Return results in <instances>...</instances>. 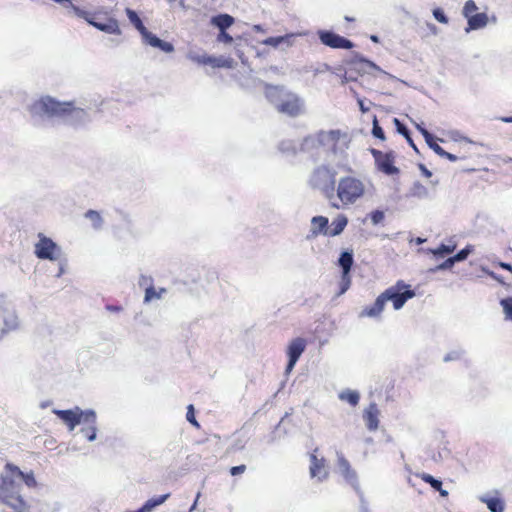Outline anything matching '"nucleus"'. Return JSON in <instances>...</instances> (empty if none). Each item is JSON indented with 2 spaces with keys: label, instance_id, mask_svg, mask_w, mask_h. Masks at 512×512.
<instances>
[{
  "label": "nucleus",
  "instance_id": "f257e3e1",
  "mask_svg": "<svg viewBox=\"0 0 512 512\" xmlns=\"http://www.w3.org/2000/svg\"><path fill=\"white\" fill-rule=\"evenodd\" d=\"M64 101L50 95H43L28 106L30 121L35 127H46L54 119H60L64 111Z\"/></svg>",
  "mask_w": 512,
  "mask_h": 512
},
{
  "label": "nucleus",
  "instance_id": "f03ea898",
  "mask_svg": "<svg viewBox=\"0 0 512 512\" xmlns=\"http://www.w3.org/2000/svg\"><path fill=\"white\" fill-rule=\"evenodd\" d=\"M325 133H332V139L325 144H320V148L325 151V161L329 164H333L336 168L351 171V167L348 161V148L350 139L346 133H342L340 130H329Z\"/></svg>",
  "mask_w": 512,
  "mask_h": 512
},
{
  "label": "nucleus",
  "instance_id": "7ed1b4c3",
  "mask_svg": "<svg viewBox=\"0 0 512 512\" xmlns=\"http://www.w3.org/2000/svg\"><path fill=\"white\" fill-rule=\"evenodd\" d=\"M61 5L69 14L73 13L78 18L84 19L89 25L97 30L112 34L121 35L122 31L119 27L118 20L113 17H106V14L88 12L73 4L72 0H52Z\"/></svg>",
  "mask_w": 512,
  "mask_h": 512
},
{
  "label": "nucleus",
  "instance_id": "20e7f679",
  "mask_svg": "<svg viewBox=\"0 0 512 512\" xmlns=\"http://www.w3.org/2000/svg\"><path fill=\"white\" fill-rule=\"evenodd\" d=\"M335 166L333 164H322L316 167L309 179L310 186L319 190L322 195L331 200L335 196V184H336V175L337 171L335 170Z\"/></svg>",
  "mask_w": 512,
  "mask_h": 512
},
{
  "label": "nucleus",
  "instance_id": "39448f33",
  "mask_svg": "<svg viewBox=\"0 0 512 512\" xmlns=\"http://www.w3.org/2000/svg\"><path fill=\"white\" fill-rule=\"evenodd\" d=\"M335 191L342 203L353 204L363 196L364 184L355 177L346 176L339 180Z\"/></svg>",
  "mask_w": 512,
  "mask_h": 512
},
{
  "label": "nucleus",
  "instance_id": "423d86ee",
  "mask_svg": "<svg viewBox=\"0 0 512 512\" xmlns=\"http://www.w3.org/2000/svg\"><path fill=\"white\" fill-rule=\"evenodd\" d=\"M64 113L60 116L63 124L74 129H80L87 126L92 118L87 110L74 106V101H64Z\"/></svg>",
  "mask_w": 512,
  "mask_h": 512
},
{
  "label": "nucleus",
  "instance_id": "0eeeda50",
  "mask_svg": "<svg viewBox=\"0 0 512 512\" xmlns=\"http://www.w3.org/2000/svg\"><path fill=\"white\" fill-rule=\"evenodd\" d=\"M383 295L386 301H391L395 310H400L405 303L415 297V291L411 285L405 283L403 280H398L395 285L387 288Z\"/></svg>",
  "mask_w": 512,
  "mask_h": 512
},
{
  "label": "nucleus",
  "instance_id": "6e6552de",
  "mask_svg": "<svg viewBox=\"0 0 512 512\" xmlns=\"http://www.w3.org/2000/svg\"><path fill=\"white\" fill-rule=\"evenodd\" d=\"M34 253L38 259L58 261L62 256V249L51 238L40 233L39 240L35 244Z\"/></svg>",
  "mask_w": 512,
  "mask_h": 512
},
{
  "label": "nucleus",
  "instance_id": "1a4fd4ad",
  "mask_svg": "<svg viewBox=\"0 0 512 512\" xmlns=\"http://www.w3.org/2000/svg\"><path fill=\"white\" fill-rule=\"evenodd\" d=\"M316 34L320 43L331 49L351 50L356 46L353 41L331 29H319Z\"/></svg>",
  "mask_w": 512,
  "mask_h": 512
},
{
  "label": "nucleus",
  "instance_id": "9d476101",
  "mask_svg": "<svg viewBox=\"0 0 512 512\" xmlns=\"http://www.w3.org/2000/svg\"><path fill=\"white\" fill-rule=\"evenodd\" d=\"M369 152L374 158L376 168L387 176H394L400 173V169L395 166V152L390 150L382 152L376 148H370Z\"/></svg>",
  "mask_w": 512,
  "mask_h": 512
},
{
  "label": "nucleus",
  "instance_id": "9b49d317",
  "mask_svg": "<svg viewBox=\"0 0 512 512\" xmlns=\"http://www.w3.org/2000/svg\"><path fill=\"white\" fill-rule=\"evenodd\" d=\"M276 110L284 115L295 118L305 112V102L298 94L289 92L282 102H279Z\"/></svg>",
  "mask_w": 512,
  "mask_h": 512
},
{
  "label": "nucleus",
  "instance_id": "f8f14e48",
  "mask_svg": "<svg viewBox=\"0 0 512 512\" xmlns=\"http://www.w3.org/2000/svg\"><path fill=\"white\" fill-rule=\"evenodd\" d=\"M338 456V469L341 476L345 479V481L351 485L357 495L360 497L363 502V492L360 488L358 475L354 469H352L349 461L344 457L342 453H337Z\"/></svg>",
  "mask_w": 512,
  "mask_h": 512
},
{
  "label": "nucleus",
  "instance_id": "ddd939ff",
  "mask_svg": "<svg viewBox=\"0 0 512 512\" xmlns=\"http://www.w3.org/2000/svg\"><path fill=\"white\" fill-rule=\"evenodd\" d=\"M344 64L350 66V70H354L357 73H366V67L384 73L376 63L356 51H353L349 57L344 59Z\"/></svg>",
  "mask_w": 512,
  "mask_h": 512
},
{
  "label": "nucleus",
  "instance_id": "4468645a",
  "mask_svg": "<svg viewBox=\"0 0 512 512\" xmlns=\"http://www.w3.org/2000/svg\"><path fill=\"white\" fill-rule=\"evenodd\" d=\"M16 479V474L5 468V473L0 476V500L7 497L13 498L20 492V484Z\"/></svg>",
  "mask_w": 512,
  "mask_h": 512
},
{
  "label": "nucleus",
  "instance_id": "2eb2a0df",
  "mask_svg": "<svg viewBox=\"0 0 512 512\" xmlns=\"http://www.w3.org/2000/svg\"><path fill=\"white\" fill-rule=\"evenodd\" d=\"M332 133H325L324 130H320L316 134H311L303 138L299 146L300 152H312L320 148V144H325L332 139Z\"/></svg>",
  "mask_w": 512,
  "mask_h": 512
},
{
  "label": "nucleus",
  "instance_id": "dca6fc26",
  "mask_svg": "<svg viewBox=\"0 0 512 512\" xmlns=\"http://www.w3.org/2000/svg\"><path fill=\"white\" fill-rule=\"evenodd\" d=\"M260 84L264 87V94L266 99L275 106H278L279 102H282L289 94V90L284 85H273L265 81H260Z\"/></svg>",
  "mask_w": 512,
  "mask_h": 512
},
{
  "label": "nucleus",
  "instance_id": "f3484780",
  "mask_svg": "<svg viewBox=\"0 0 512 512\" xmlns=\"http://www.w3.org/2000/svg\"><path fill=\"white\" fill-rule=\"evenodd\" d=\"M0 311L2 313L4 324L3 328L1 329V334L3 335L8 332L17 330L20 323L16 310L13 307L0 306Z\"/></svg>",
  "mask_w": 512,
  "mask_h": 512
},
{
  "label": "nucleus",
  "instance_id": "a211bd4d",
  "mask_svg": "<svg viewBox=\"0 0 512 512\" xmlns=\"http://www.w3.org/2000/svg\"><path fill=\"white\" fill-rule=\"evenodd\" d=\"M198 62L204 65H210L213 68H227L233 69L236 66V62L230 58L225 56H212V55H203L198 58Z\"/></svg>",
  "mask_w": 512,
  "mask_h": 512
},
{
  "label": "nucleus",
  "instance_id": "6ab92c4d",
  "mask_svg": "<svg viewBox=\"0 0 512 512\" xmlns=\"http://www.w3.org/2000/svg\"><path fill=\"white\" fill-rule=\"evenodd\" d=\"M67 427L69 431L80 425V418L77 415L76 407L72 409H53L52 411Z\"/></svg>",
  "mask_w": 512,
  "mask_h": 512
},
{
  "label": "nucleus",
  "instance_id": "aec40b11",
  "mask_svg": "<svg viewBox=\"0 0 512 512\" xmlns=\"http://www.w3.org/2000/svg\"><path fill=\"white\" fill-rule=\"evenodd\" d=\"M387 301L383 295V292L375 299L372 305L366 306L360 313L359 317L376 318L379 317L385 308Z\"/></svg>",
  "mask_w": 512,
  "mask_h": 512
},
{
  "label": "nucleus",
  "instance_id": "412c9836",
  "mask_svg": "<svg viewBox=\"0 0 512 512\" xmlns=\"http://www.w3.org/2000/svg\"><path fill=\"white\" fill-rule=\"evenodd\" d=\"M307 346V342L302 337L294 338L287 346L286 355L287 358L299 360L301 355L304 353Z\"/></svg>",
  "mask_w": 512,
  "mask_h": 512
},
{
  "label": "nucleus",
  "instance_id": "4be33fe9",
  "mask_svg": "<svg viewBox=\"0 0 512 512\" xmlns=\"http://www.w3.org/2000/svg\"><path fill=\"white\" fill-rule=\"evenodd\" d=\"M5 468L8 469V471H12L14 474H16L17 479L25 483L27 487L33 488L37 485V481L32 471L23 472L18 466L12 463H7Z\"/></svg>",
  "mask_w": 512,
  "mask_h": 512
},
{
  "label": "nucleus",
  "instance_id": "5701e85b",
  "mask_svg": "<svg viewBox=\"0 0 512 512\" xmlns=\"http://www.w3.org/2000/svg\"><path fill=\"white\" fill-rule=\"evenodd\" d=\"M235 23V18L228 13H218L210 18V25L219 31L228 30Z\"/></svg>",
  "mask_w": 512,
  "mask_h": 512
},
{
  "label": "nucleus",
  "instance_id": "b1692460",
  "mask_svg": "<svg viewBox=\"0 0 512 512\" xmlns=\"http://www.w3.org/2000/svg\"><path fill=\"white\" fill-rule=\"evenodd\" d=\"M354 263L355 261L353 250L348 248L342 250L337 260L340 273H351Z\"/></svg>",
  "mask_w": 512,
  "mask_h": 512
},
{
  "label": "nucleus",
  "instance_id": "393cba45",
  "mask_svg": "<svg viewBox=\"0 0 512 512\" xmlns=\"http://www.w3.org/2000/svg\"><path fill=\"white\" fill-rule=\"evenodd\" d=\"M310 475L312 478L317 477L319 481H323L328 477V472L324 470V459H318L315 454H310Z\"/></svg>",
  "mask_w": 512,
  "mask_h": 512
},
{
  "label": "nucleus",
  "instance_id": "a878e982",
  "mask_svg": "<svg viewBox=\"0 0 512 512\" xmlns=\"http://www.w3.org/2000/svg\"><path fill=\"white\" fill-rule=\"evenodd\" d=\"M379 410L377 408L376 403L372 402L368 406V408L365 409L363 418L366 421V426L370 431H374L379 426V419H378Z\"/></svg>",
  "mask_w": 512,
  "mask_h": 512
},
{
  "label": "nucleus",
  "instance_id": "bb28decb",
  "mask_svg": "<svg viewBox=\"0 0 512 512\" xmlns=\"http://www.w3.org/2000/svg\"><path fill=\"white\" fill-rule=\"evenodd\" d=\"M488 20V15L485 12L473 14L467 18V27L465 28V32L469 33L472 30H479L486 27Z\"/></svg>",
  "mask_w": 512,
  "mask_h": 512
},
{
  "label": "nucleus",
  "instance_id": "cd10ccee",
  "mask_svg": "<svg viewBox=\"0 0 512 512\" xmlns=\"http://www.w3.org/2000/svg\"><path fill=\"white\" fill-rule=\"evenodd\" d=\"M479 501L486 504L490 512H504L505 503L499 496H491L489 494L480 495Z\"/></svg>",
  "mask_w": 512,
  "mask_h": 512
},
{
  "label": "nucleus",
  "instance_id": "c85d7f7f",
  "mask_svg": "<svg viewBox=\"0 0 512 512\" xmlns=\"http://www.w3.org/2000/svg\"><path fill=\"white\" fill-rule=\"evenodd\" d=\"M393 123L395 125L397 133H399L400 135H402L405 138V140L407 141L409 146L415 152L419 153L418 147L416 146V144L414 143V141L412 139V133H411V130L408 128V126L398 118H394Z\"/></svg>",
  "mask_w": 512,
  "mask_h": 512
},
{
  "label": "nucleus",
  "instance_id": "c756f323",
  "mask_svg": "<svg viewBox=\"0 0 512 512\" xmlns=\"http://www.w3.org/2000/svg\"><path fill=\"white\" fill-rule=\"evenodd\" d=\"M407 198H417V199H431L432 196L429 192V190L420 182L415 181L411 188L409 189L408 193L406 194Z\"/></svg>",
  "mask_w": 512,
  "mask_h": 512
},
{
  "label": "nucleus",
  "instance_id": "7c9ffc66",
  "mask_svg": "<svg viewBox=\"0 0 512 512\" xmlns=\"http://www.w3.org/2000/svg\"><path fill=\"white\" fill-rule=\"evenodd\" d=\"M170 493L154 496L145 501L140 508L141 512H152L158 506L164 504L170 497Z\"/></svg>",
  "mask_w": 512,
  "mask_h": 512
},
{
  "label": "nucleus",
  "instance_id": "2f4dec72",
  "mask_svg": "<svg viewBox=\"0 0 512 512\" xmlns=\"http://www.w3.org/2000/svg\"><path fill=\"white\" fill-rule=\"evenodd\" d=\"M347 224H348V218L346 215H344V214L337 215V217L334 218L332 221L331 228L328 231V236L329 237L339 236L340 234H342V232L346 228Z\"/></svg>",
  "mask_w": 512,
  "mask_h": 512
},
{
  "label": "nucleus",
  "instance_id": "473e14b6",
  "mask_svg": "<svg viewBox=\"0 0 512 512\" xmlns=\"http://www.w3.org/2000/svg\"><path fill=\"white\" fill-rule=\"evenodd\" d=\"M311 228H313L319 235L328 236L329 219L322 215L314 216L311 219Z\"/></svg>",
  "mask_w": 512,
  "mask_h": 512
},
{
  "label": "nucleus",
  "instance_id": "72a5a7b5",
  "mask_svg": "<svg viewBox=\"0 0 512 512\" xmlns=\"http://www.w3.org/2000/svg\"><path fill=\"white\" fill-rule=\"evenodd\" d=\"M293 34H285L279 36H271L264 39L261 43L266 46H271L273 48H278L279 46L285 44L286 46H291V38Z\"/></svg>",
  "mask_w": 512,
  "mask_h": 512
},
{
  "label": "nucleus",
  "instance_id": "f704fd0d",
  "mask_svg": "<svg viewBox=\"0 0 512 512\" xmlns=\"http://www.w3.org/2000/svg\"><path fill=\"white\" fill-rule=\"evenodd\" d=\"M456 250V244L447 245L441 243L436 248H429L427 251L433 255L436 260L444 259L449 257Z\"/></svg>",
  "mask_w": 512,
  "mask_h": 512
},
{
  "label": "nucleus",
  "instance_id": "c9c22d12",
  "mask_svg": "<svg viewBox=\"0 0 512 512\" xmlns=\"http://www.w3.org/2000/svg\"><path fill=\"white\" fill-rule=\"evenodd\" d=\"M1 501L11 507L15 512H24L27 508V503L20 495V492L14 495L13 498L7 497L1 499Z\"/></svg>",
  "mask_w": 512,
  "mask_h": 512
},
{
  "label": "nucleus",
  "instance_id": "e433bc0d",
  "mask_svg": "<svg viewBox=\"0 0 512 512\" xmlns=\"http://www.w3.org/2000/svg\"><path fill=\"white\" fill-rule=\"evenodd\" d=\"M125 13H126V16L127 18L129 19L130 23L132 24V26L140 33V35L147 29L143 23V21L141 20L140 16L138 15V13L131 9V8H126L125 9Z\"/></svg>",
  "mask_w": 512,
  "mask_h": 512
},
{
  "label": "nucleus",
  "instance_id": "4c0bfd02",
  "mask_svg": "<svg viewBox=\"0 0 512 512\" xmlns=\"http://www.w3.org/2000/svg\"><path fill=\"white\" fill-rule=\"evenodd\" d=\"M75 407H76L77 415L80 418V424H82V423H87L90 425L96 424L97 415H96L95 410H93V409L82 410L78 406H75Z\"/></svg>",
  "mask_w": 512,
  "mask_h": 512
},
{
  "label": "nucleus",
  "instance_id": "58836bf2",
  "mask_svg": "<svg viewBox=\"0 0 512 512\" xmlns=\"http://www.w3.org/2000/svg\"><path fill=\"white\" fill-rule=\"evenodd\" d=\"M84 216L92 222V227L95 230H100L102 228L104 220L98 211L89 209L85 212Z\"/></svg>",
  "mask_w": 512,
  "mask_h": 512
},
{
  "label": "nucleus",
  "instance_id": "ea45409f",
  "mask_svg": "<svg viewBox=\"0 0 512 512\" xmlns=\"http://www.w3.org/2000/svg\"><path fill=\"white\" fill-rule=\"evenodd\" d=\"M456 263L457 262L454 259V257L449 256V257L445 258L442 263H440L432 268H429L427 272L430 274H435L439 271L451 270L455 266Z\"/></svg>",
  "mask_w": 512,
  "mask_h": 512
},
{
  "label": "nucleus",
  "instance_id": "a19ab883",
  "mask_svg": "<svg viewBox=\"0 0 512 512\" xmlns=\"http://www.w3.org/2000/svg\"><path fill=\"white\" fill-rule=\"evenodd\" d=\"M339 398L348 402L351 406H356L360 400V394L356 390L346 389L339 394Z\"/></svg>",
  "mask_w": 512,
  "mask_h": 512
},
{
  "label": "nucleus",
  "instance_id": "79ce46f5",
  "mask_svg": "<svg viewBox=\"0 0 512 512\" xmlns=\"http://www.w3.org/2000/svg\"><path fill=\"white\" fill-rule=\"evenodd\" d=\"M352 282L351 273H340L339 290L336 293V297H339L346 293L350 288Z\"/></svg>",
  "mask_w": 512,
  "mask_h": 512
},
{
  "label": "nucleus",
  "instance_id": "37998d69",
  "mask_svg": "<svg viewBox=\"0 0 512 512\" xmlns=\"http://www.w3.org/2000/svg\"><path fill=\"white\" fill-rule=\"evenodd\" d=\"M166 293L165 288H160L159 291H156L155 287L153 285L148 286L145 289V295H144V303H149L153 299H160L162 297V294Z\"/></svg>",
  "mask_w": 512,
  "mask_h": 512
},
{
  "label": "nucleus",
  "instance_id": "c03bdc74",
  "mask_svg": "<svg viewBox=\"0 0 512 512\" xmlns=\"http://www.w3.org/2000/svg\"><path fill=\"white\" fill-rule=\"evenodd\" d=\"M474 251V246L471 244L466 245L463 249L459 250L456 254L452 255L457 263L465 261Z\"/></svg>",
  "mask_w": 512,
  "mask_h": 512
},
{
  "label": "nucleus",
  "instance_id": "a18cd8bd",
  "mask_svg": "<svg viewBox=\"0 0 512 512\" xmlns=\"http://www.w3.org/2000/svg\"><path fill=\"white\" fill-rule=\"evenodd\" d=\"M421 479L429 484L433 490H440L442 486V480L439 478H435L434 476L428 473H422Z\"/></svg>",
  "mask_w": 512,
  "mask_h": 512
},
{
  "label": "nucleus",
  "instance_id": "49530a36",
  "mask_svg": "<svg viewBox=\"0 0 512 512\" xmlns=\"http://www.w3.org/2000/svg\"><path fill=\"white\" fill-rule=\"evenodd\" d=\"M141 37L144 44L151 46L153 48L156 46L158 40L160 39L156 34L152 33L148 29H146L141 34Z\"/></svg>",
  "mask_w": 512,
  "mask_h": 512
},
{
  "label": "nucleus",
  "instance_id": "de8ad7c7",
  "mask_svg": "<svg viewBox=\"0 0 512 512\" xmlns=\"http://www.w3.org/2000/svg\"><path fill=\"white\" fill-rule=\"evenodd\" d=\"M279 150L283 153L297 154L299 149L296 147V144L291 140H285L280 142Z\"/></svg>",
  "mask_w": 512,
  "mask_h": 512
},
{
  "label": "nucleus",
  "instance_id": "09e8293b",
  "mask_svg": "<svg viewBox=\"0 0 512 512\" xmlns=\"http://www.w3.org/2000/svg\"><path fill=\"white\" fill-rule=\"evenodd\" d=\"M371 133L375 138H377L381 141H384L386 139L385 132H384L383 128L379 125V122H378V119L376 116L373 117Z\"/></svg>",
  "mask_w": 512,
  "mask_h": 512
},
{
  "label": "nucleus",
  "instance_id": "8fccbe9b",
  "mask_svg": "<svg viewBox=\"0 0 512 512\" xmlns=\"http://www.w3.org/2000/svg\"><path fill=\"white\" fill-rule=\"evenodd\" d=\"M500 305L505 313V318L512 321V297H506L500 300Z\"/></svg>",
  "mask_w": 512,
  "mask_h": 512
},
{
  "label": "nucleus",
  "instance_id": "3c124183",
  "mask_svg": "<svg viewBox=\"0 0 512 512\" xmlns=\"http://www.w3.org/2000/svg\"><path fill=\"white\" fill-rule=\"evenodd\" d=\"M80 432L85 436V438L89 442H92V441L96 440V438H97L96 424L90 425L88 427H83V428H81Z\"/></svg>",
  "mask_w": 512,
  "mask_h": 512
},
{
  "label": "nucleus",
  "instance_id": "603ef678",
  "mask_svg": "<svg viewBox=\"0 0 512 512\" xmlns=\"http://www.w3.org/2000/svg\"><path fill=\"white\" fill-rule=\"evenodd\" d=\"M478 10V7L474 0H468L465 2L464 7L462 9V15L467 19L468 17L475 14Z\"/></svg>",
  "mask_w": 512,
  "mask_h": 512
},
{
  "label": "nucleus",
  "instance_id": "864d4df0",
  "mask_svg": "<svg viewBox=\"0 0 512 512\" xmlns=\"http://www.w3.org/2000/svg\"><path fill=\"white\" fill-rule=\"evenodd\" d=\"M242 38H243L242 36H239L236 38V42L234 45V51H235L236 56L241 60L242 64L245 65L248 62V59L245 57L242 44L240 43Z\"/></svg>",
  "mask_w": 512,
  "mask_h": 512
},
{
  "label": "nucleus",
  "instance_id": "5fc2aeb1",
  "mask_svg": "<svg viewBox=\"0 0 512 512\" xmlns=\"http://www.w3.org/2000/svg\"><path fill=\"white\" fill-rule=\"evenodd\" d=\"M368 217L371 220L372 224L376 226L384 220L385 213L383 210L375 209L368 214Z\"/></svg>",
  "mask_w": 512,
  "mask_h": 512
},
{
  "label": "nucleus",
  "instance_id": "6e6d98bb",
  "mask_svg": "<svg viewBox=\"0 0 512 512\" xmlns=\"http://www.w3.org/2000/svg\"><path fill=\"white\" fill-rule=\"evenodd\" d=\"M433 17L442 24L449 22V17L441 7H436L432 10Z\"/></svg>",
  "mask_w": 512,
  "mask_h": 512
},
{
  "label": "nucleus",
  "instance_id": "4d7b16f0",
  "mask_svg": "<svg viewBox=\"0 0 512 512\" xmlns=\"http://www.w3.org/2000/svg\"><path fill=\"white\" fill-rule=\"evenodd\" d=\"M465 355V351L463 349L453 350L448 352L444 358V362L456 361L460 360Z\"/></svg>",
  "mask_w": 512,
  "mask_h": 512
},
{
  "label": "nucleus",
  "instance_id": "13d9d810",
  "mask_svg": "<svg viewBox=\"0 0 512 512\" xmlns=\"http://www.w3.org/2000/svg\"><path fill=\"white\" fill-rule=\"evenodd\" d=\"M186 420L194 427H196V428L200 427V424L198 423L196 416H195V408L192 404L187 406Z\"/></svg>",
  "mask_w": 512,
  "mask_h": 512
},
{
  "label": "nucleus",
  "instance_id": "bf43d9fd",
  "mask_svg": "<svg viewBox=\"0 0 512 512\" xmlns=\"http://www.w3.org/2000/svg\"><path fill=\"white\" fill-rule=\"evenodd\" d=\"M154 48L159 49L160 51L167 53V54L172 53L175 50L174 45L171 42H168V41H165L162 39L158 40V42Z\"/></svg>",
  "mask_w": 512,
  "mask_h": 512
},
{
  "label": "nucleus",
  "instance_id": "052dcab7",
  "mask_svg": "<svg viewBox=\"0 0 512 512\" xmlns=\"http://www.w3.org/2000/svg\"><path fill=\"white\" fill-rule=\"evenodd\" d=\"M438 140V137L432 134V138L425 139V142L428 145V147L439 156L443 148L439 144H437Z\"/></svg>",
  "mask_w": 512,
  "mask_h": 512
},
{
  "label": "nucleus",
  "instance_id": "680f3d73",
  "mask_svg": "<svg viewBox=\"0 0 512 512\" xmlns=\"http://www.w3.org/2000/svg\"><path fill=\"white\" fill-rule=\"evenodd\" d=\"M216 40L219 43L228 44V45H231L234 42L233 36H231L227 32V30L219 31Z\"/></svg>",
  "mask_w": 512,
  "mask_h": 512
},
{
  "label": "nucleus",
  "instance_id": "e2e57ef3",
  "mask_svg": "<svg viewBox=\"0 0 512 512\" xmlns=\"http://www.w3.org/2000/svg\"><path fill=\"white\" fill-rule=\"evenodd\" d=\"M483 271L488 275L490 276L492 279L496 280L498 283H500L503 287H506L507 290L510 289L512 286L511 284H508L504 281L503 277L497 273H495L494 271H491V270H488V269H483Z\"/></svg>",
  "mask_w": 512,
  "mask_h": 512
},
{
  "label": "nucleus",
  "instance_id": "0e129e2a",
  "mask_svg": "<svg viewBox=\"0 0 512 512\" xmlns=\"http://www.w3.org/2000/svg\"><path fill=\"white\" fill-rule=\"evenodd\" d=\"M451 455V451L447 447H443L437 454L433 455V460L435 462L443 461L447 459Z\"/></svg>",
  "mask_w": 512,
  "mask_h": 512
},
{
  "label": "nucleus",
  "instance_id": "69168bd1",
  "mask_svg": "<svg viewBox=\"0 0 512 512\" xmlns=\"http://www.w3.org/2000/svg\"><path fill=\"white\" fill-rule=\"evenodd\" d=\"M413 123L415 125V128L421 133V135L424 137V139L432 138V133L426 129L425 124L423 122H421V123L413 122Z\"/></svg>",
  "mask_w": 512,
  "mask_h": 512
},
{
  "label": "nucleus",
  "instance_id": "338daca9",
  "mask_svg": "<svg viewBox=\"0 0 512 512\" xmlns=\"http://www.w3.org/2000/svg\"><path fill=\"white\" fill-rule=\"evenodd\" d=\"M245 470H246V465H244V464L233 466L230 468V474L232 476H237V475L244 473Z\"/></svg>",
  "mask_w": 512,
  "mask_h": 512
},
{
  "label": "nucleus",
  "instance_id": "774afa93",
  "mask_svg": "<svg viewBox=\"0 0 512 512\" xmlns=\"http://www.w3.org/2000/svg\"><path fill=\"white\" fill-rule=\"evenodd\" d=\"M417 167L418 169L420 170L421 174L426 177V178H430L432 176V171H430L425 164L423 163H418L417 164Z\"/></svg>",
  "mask_w": 512,
  "mask_h": 512
}]
</instances>
